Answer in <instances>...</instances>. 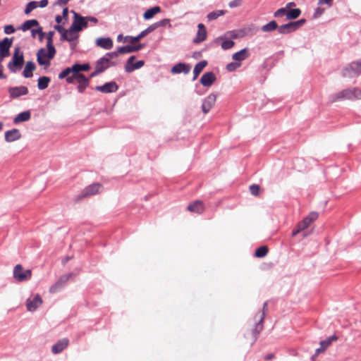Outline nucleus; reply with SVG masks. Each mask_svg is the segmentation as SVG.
<instances>
[{"instance_id": "10", "label": "nucleus", "mask_w": 361, "mask_h": 361, "mask_svg": "<svg viewBox=\"0 0 361 361\" xmlns=\"http://www.w3.org/2000/svg\"><path fill=\"white\" fill-rule=\"evenodd\" d=\"M13 43V38H4L2 41H0V62L5 57L9 56V49Z\"/></svg>"}, {"instance_id": "11", "label": "nucleus", "mask_w": 361, "mask_h": 361, "mask_svg": "<svg viewBox=\"0 0 361 361\" xmlns=\"http://www.w3.org/2000/svg\"><path fill=\"white\" fill-rule=\"evenodd\" d=\"M42 304V299L39 294L29 298L26 300V308L29 312L35 311Z\"/></svg>"}, {"instance_id": "33", "label": "nucleus", "mask_w": 361, "mask_h": 361, "mask_svg": "<svg viewBox=\"0 0 361 361\" xmlns=\"http://www.w3.org/2000/svg\"><path fill=\"white\" fill-rule=\"evenodd\" d=\"M207 65V62L206 61H201L195 66L193 69V80L197 78L200 73L202 71V70Z\"/></svg>"}, {"instance_id": "64", "label": "nucleus", "mask_w": 361, "mask_h": 361, "mask_svg": "<svg viewBox=\"0 0 361 361\" xmlns=\"http://www.w3.org/2000/svg\"><path fill=\"white\" fill-rule=\"evenodd\" d=\"M54 29L60 33H61L66 30L63 29V27L61 25H55Z\"/></svg>"}, {"instance_id": "4", "label": "nucleus", "mask_w": 361, "mask_h": 361, "mask_svg": "<svg viewBox=\"0 0 361 361\" xmlns=\"http://www.w3.org/2000/svg\"><path fill=\"white\" fill-rule=\"evenodd\" d=\"M13 278L18 282L28 281L31 279L30 269H24L21 264H17L13 269Z\"/></svg>"}, {"instance_id": "6", "label": "nucleus", "mask_w": 361, "mask_h": 361, "mask_svg": "<svg viewBox=\"0 0 361 361\" xmlns=\"http://www.w3.org/2000/svg\"><path fill=\"white\" fill-rule=\"evenodd\" d=\"M71 13H73V20L71 24L73 30L80 32L88 26L85 17L80 16L74 11H71Z\"/></svg>"}, {"instance_id": "19", "label": "nucleus", "mask_w": 361, "mask_h": 361, "mask_svg": "<svg viewBox=\"0 0 361 361\" xmlns=\"http://www.w3.org/2000/svg\"><path fill=\"white\" fill-rule=\"evenodd\" d=\"M152 32V27H150V26L147 27L145 30L142 31L140 33H139L138 35L135 37L133 36H126L125 37V42H129L130 43H135L138 41H140L142 38L147 35L149 33Z\"/></svg>"}, {"instance_id": "21", "label": "nucleus", "mask_w": 361, "mask_h": 361, "mask_svg": "<svg viewBox=\"0 0 361 361\" xmlns=\"http://www.w3.org/2000/svg\"><path fill=\"white\" fill-rule=\"evenodd\" d=\"M74 80L78 82V90L79 92L82 93L89 85V78L85 75H78L75 76Z\"/></svg>"}, {"instance_id": "31", "label": "nucleus", "mask_w": 361, "mask_h": 361, "mask_svg": "<svg viewBox=\"0 0 361 361\" xmlns=\"http://www.w3.org/2000/svg\"><path fill=\"white\" fill-rule=\"evenodd\" d=\"M160 11L161 8L159 6H155L147 10L143 14V18L145 20H149L152 18L156 14L160 13Z\"/></svg>"}, {"instance_id": "34", "label": "nucleus", "mask_w": 361, "mask_h": 361, "mask_svg": "<svg viewBox=\"0 0 361 361\" xmlns=\"http://www.w3.org/2000/svg\"><path fill=\"white\" fill-rule=\"evenodd\" d=\"M170 19L164 18L159 21H157L152 25H150V27H152V32L155 30L157 28L159 27L168 26L169 27H171V24L170 23Z\"/></svg>"}, {"instance_id": "1", "label": "nucleus", "mask_w": 361, "mask_h": 361, "mask_svg": "<svg viewBox=\"0 0 361 361\" xmlns=\"http://www.w3.org/2000/svg\"><path fill=\"white\" fill-rule=\"evenodd\" d=\"M361 99V90L357 87L348 88L335 93L330 97L331 102L342 100H359Z\"/></svg>"}, {"instance_id": "57", "label": "nucleus", "mask_w": 361, "mask_h": 361, "mask_svg": "<svg viewBox=\"0 0 361 361\" xmlns=\"http://www.w3.org/2000/svg\"><path fill=\"white\" fill-rule=\"evenodd\" d=\"M293 25L295 27L296 30H298L300 26H302L305 23V19H300L297 21L292 22Z\"/></svg>"}, {"instance_id": "53", "label": "nucleus", "mask_w": 361, "mask_h": 361, "mask_svg": "<svg viewBox=\"0 0 361 361\" xmlns=\"http://www.w3.org/2000/svg\"><path fill=\"white\" fill-rule=\"evenodd\" d=\"M318 217V214L316 212H312L310 213L307 216H306L305 219L310 221V224H311L312 222L315 221Z\"/></svg>"}, {"instance_id": "42", "label": "nucleus", "mask_w": 361, "mask_h": 361, "mask_svg": "<svg viewBox=\"0 0 361 361\" xmlns=\"http://www.w3.org/2000/svg\"><path fill=\"white\" fill-rule=\"evenodd\" d=\"M226 36L231 39H237L244 36V32L241 30H234L226 32Z\"/></svg>"}, {"instance_id": "12", "label": "nucleus", "mask_w": 361, "mask_h": 361, "mask_svg": "<svg viewBox=\"0 0 361 361\" xmlns=\"http://www.w3.org/2000/svg\"><path fill=\"white\" fill-rule=\"evenodd\" d=\"M135 59V56H131L127 61L126 65H125V71L126 73H132L135 70L139 69L142 68L145 62L144 61H138L136 63H133L134 60Z\"/></svg>"}, {"instance_id": "40", "label": "nucleus", "mask_w": 361, "mask_h": 361, "mask_svg": "<svg viewBox=\"0 0 361 361\" xmlns=\"http://www.w3.org/2000/svg\"><path fill=\"white\" fill-rule=\"evenodd\" d=\"M278 25L275 20H271L269 23H267L266 25H263L261 28L262 31L263 32H271L277 29Z\"/></svg>"}, {"instance_id": "35", "label": "nucleus", "mask_w": 361, "mask_h": 361, "mask_svg": "<svg viewBox=\"0 0 361 361\" xmlns=\"http://www.w3.org/2000/svg\"><path fill=\"white\" fill-rule=\"evenodd\" d=\"M54 32L53 31H50L47 33V48L49 49V55H51L54 54V46L53 45V36Z\"/></svg>"}, {"instance_id": "45", "label": "nucleus", "mask_w": 361, "mask_h": 361, "mask_svg": "<svg viewBox=\"0 0 361 361\" xmlns=\"http://www.w3.org/2000/svg\"><path fill=\"white\" fill-rule=\"evenodd\" d=\"M268 249L266 246H261L257 248L255 251V256L257 257H264L267 255Z\"/></svg>"}, {"instance_id": "52", "label": "nucleus", "mask_w": 361, "mask_h": 361, "mask_svg": "<svg viewBox=\"0 0 361 361\" xmlns=\"http://www.w3.org/2000/svg\"><path fill=\"white\" fill-rule=\"evenodd\" d=\"M298 225L299 226V227L300 228V229H302V230H305V228H307L310 224V221L307 220V219H304L302 221H301L300 222H299L298 224Z\"/></svg>"}, {"instance_id": "29", "label": "nucleus", "mask_w": 361, "mask_h": 361, "mask_svg": "<svg viewBox=\"0 0 361 361\" xmlns=\"http://www.w3.org/2000/svg\"><path fill=\"white\" fill-rule=\"evenodd\" d=\"M296 30L292 22L283 24L278 27L280 34L286 35L295 32Z\"/></svg>"}, {"instance_id": "2", "label": "nucleus", "mask_w": 361, "mask_h": 361, "mask_svg": "<svg viewBox=\"0 0 361 361\" xmlns=\"http://www.w3.org/2000/svg\"><path fill=\"white\" fill-rule=\"evenodd\" d=\"M23 63V52L21 51L20 48L19 47H17L14 49L11 61L8 63V68L11 73H16L20 70H21Z\"/></svg>"}, {"instance_id": "44", "label": "nucleus", "mask_w": 361, "mask_h": 361, "mask_svg": "<svg viewBox=\"0 0 361 361\" xmlns=\"http://www.w3.org/2000/svg\"><path fill=\"white\" fill-rule=\"evenodd\" d=\"M66 30H67L68 42L78 40V37H79L78 35L76 34V32L78 31L73 30L72 26H71L69 27V29Z\"/></svg>"}, {"instance_id": "63", "label": "nucleus", "mask_w": 361, "mask_h": 361, "mask_svg": "<svg viewBox=\"0 0 361 361\" xmlns=\"http://www.w3.org/2000/svg\"><path fill=\"white\" fill-rule=\"evenodd\" d=\"M61 39L63 41H68L67 36V30H66L64 32H61Z\"/></svg>"}, {"instance_id": "23", "label": "nucleus", "mask_w": 361, "mask_h": 361, "mask_svg": "<svg viewBox=\"0 0 361 361\" xmlns=\"http://www.w3.org/2000/svg\"><path fill=\"white\" fill-rule=\"evenodd\" d=\"M190 69L191 66L190 65L183 63H178L173 66L171 72L173 74H179L180 73L187 74L190 72Z\"/></svg>"}, {"instance_id": "48", "label": "nucleus", "mask_w": 361, "mask_h": 361, "mask_svg": "<svg viewBox=\"0 0 361 361\" xmlns=\"http://www.w3.org/2000/svg\"><path fill=\"white\" fill-rule=\"evenodd\" d=\"M118 51L119 54H126V53H132L133 52L132 45L120 47L118 48Z\"/></svg>"}, {"instance_id": "36", "label": "nucleus", "mask_w": 361, "mask_h": 361, "mask_svg": "<svg viewBox=\"0 0 361 361\" xmlns=\"http://www.w3.org/2000/svg\"><path fill=\"white\" fill-rule=\"evenodd\" d=\"M50 80V78L47 76H42L39 78L37 82L38 89L41 90L46 89L48 87Z\"/></svg>"}, {"instance_id": "18", "label": "nucleus", "mask_w": 361, "mask_h": 361, "mask_svg": "<svg viewBox=\"0 0 361 361\" xmlns=\"http://www.w3.org/2000/svg\"><path fill=\"white\" fill-rule=\"evenodd\" d=\"M66 78V82L69 84H71L74 82V71L72 69V67H68L63 70L59 74V79Z\"/></svg>"}, {"instance_id": "58", "label": "nucleus", "mask_w": 361, "mask_h": 361, "mask_svg": "<svg viewBox=\"0 0 361 361\" xmlns=\"http://www.w3.org/2000/svg\"><path fill=\"white\" fill-rule=\"evenodd\" d=\"M86 20H87V23L88 24L89 23H91L94 25L97 24V22H98V19L95 17H93V16H87L85 17Z\"/></svg>"}, {"instance_id": "62", "label": "nucleus", "mask_w": 361, "mask_h": 361, "mask_svg": "<svg viewBox=\"0 0 361 361\" xmlns=\"http://www.w3.org/2000/svg\"><path fill=\"white\" fill-rule=\"evenodd\" d=\"M143 47V45H132L133 52L140 50Z\"/></svg>"}, {"instance_id": "15", "label": "nucleus", "mask_w": 361, "mask_h": 361, "mask_svg": "<svg viewBox=\"0 0 361 361\" xmlns=\"http://www.w3.org/2000/svg\"><path fill=\"white\" fill-rule=\"evenodd\" d=\"M216 96L214 94H210L204 100L202 104V110L204 114H207L214 105Z\"/></svg>"}, {"instance_id": "28", "label": "nucleus", "mask_w": 361, "mask_h": 361, "mask_svg": "<svg viewBox=\"0 0 361 361\" xmlns=\"http://www.w3.org/2000/svg\"><path fill=\"white\" fill-rule=\"evenodd\" d=\"M249 56V51L247 48L235 53L232 56V59L236 62L240 63Z\"/></svg>"}, {"instance_id": "17", "label": "nucleus", "mask_w": 361, "mask_h": 361, "mask_svg": "<svg viewBox=\"0 0 361 361\" xmlns=\"http://www.w3.org/2000/svg\"><path fill=\"white\" fill-rule=\"evenodd\" d=\"M69 344V340L66 338L58 341L51 347V353L54 355L61 353Z\"/></svg>"}, {"instance_id": "37", "label": "nucleus", "mask_w": 361, "mask_h": 361, "mask_svg": "<svg viewBox=\"0 0 361 361\" xmlns=\"http://www.w3.org/2000/svg\"><path fill=\"white\" fill-rule=\"evenodd\" d=\"M221 39H222L221 46L224 50L229 49L234 46V42L226 35L224 37H221Z\"/></svg>"}, {"instance_id": "5", "label": "nucleus", "mask_w": 361, "mask_h": 361, "mask_svg": "<svg viewBox=\"0 0 361 361\" xmlns=\"http://www.w3.org/2000/svg\"><path fill=\"white\" fill-rule=\"evenodd\" d=\"M49 49L42 48L38 50L37 53V63L41 66H44L46 68L49 66L51 60L56 54V49H54V54L49 55Z\"/></svg>"}, {"instance_id": "20", "label": "nucleus", "mask_w": 361, "mask_h": 361, "mask_svg": "<svg viewBox=\"0 0 361 361\" xmlns=\"http://www.w3.org/2000/svg\"><path fill=\"white\" fill-rule=\"evenodd\" d=\"M216 80V76L213 72H207L200 78L201 84L204 87H210Z\"/></svg>"}, {"instance_id": "46", "label": "nucleus", "mask_w": 361, "mask_h": 361, "mask_svg": "<svg viewBox=\"0 0 361 361\" xmlns=\"http://www.w3.org/2000/svg\"><path fill=\"white\" fill-rule=\"evenodd\" d=\"M37 7H38V1H30L29 2L25 9V13L29 14L32 11L35 9Z\"/></svg>"}, {"instance_id": "51", "label": "nucleus", "mask_w": 361, "mask_h": 361, "mask_svg": "<svg viewBox=\"0 0 361 361\" xmlns=\"http://www.w3.org/2000/svg\"><path fill=\"white\" fill-rule=\"evenodd\" d=\"M31 33H32V36L33 37H35L36 35L38 34L39 36V39L42 40L44 35V33L42 32V27H38L37 29H32L31 30Z\"/></svg>"}, {"instance_id": "41", "label": "nucleus", "mask_w": 361, "mask_h": 361, "mask_svg": "<svg viewBox=\"0 0 361 361\" xmlns=\"http://www.w3.org/2000/svg\"><path fill=\"white\" fill-rule=\"evenodd\" d=\"M39 23L37 20L32 19V20H28L23 23V24L21 25V30L23 31H26L30 30L32 27L34 26H38Z\"/></svg>"}, {"instance_id": "22", "label": "nucleus", "mask_w": 361, "mask_h": 361, "mask_svg": "<svg viewBox=\"0 0 361 361\" xmlns=\"http://www.w3.org/2000/svg\"><path fill=\"white\" fill-rule=\"evenodd\" d=\"M198 30L196 37L193 39L195 44L200 43L204 41L207 38V31L204 25L202 23H200L197 25Z\"/></svg>"}, {"instance_id": "55", "label": "nucleus", "mask_w": 361, "mask_h": 361, "mask_svg": "<svg viewBox=\"0 0 361 361\" xmlns=\"http://www.w3.org/2000/svg\"><path fill=\"white\" fill-rule=\"evenodd\" d=\"M242 0H233L229 2L228 6L230 8L238 7L242 4Z\"/></svg>"}, {"instance_id": "59", "label": "nucleus", "mask_w": 361, "mask_h": 361, "mask_svg": "<svg viewBox=\"0 0 361 361\" xmlns=\"http://www.w3.org/2000/svg\"><path fill=\"white\" fill-rule=\"evenodd\" d=\"M334 0H319L318 4L320 5L326 4L329 7L332 5Z\"/></svg>"}, {"instance_id": "61", "label": "nucleus", "mask_w": 361, "mask_h": 361, "mask_svg": "<svg viewBox=\"0 0 361 361\" xmlns=\"http://www.w3.org/2000/svg\"><path fill=\"white\" fill-rule=\"evenodd\" d=\"M48 4V1L47 0H41L40 1L38 2V6L41 7V8H44L47 6Z\"/></svg>"}, {"instance_id": "16", "label": "nucleus", "mask_w": 361, "mask_h": 361, "mask_svg": "<svg viewBox=\"0 0 361 361\" xmlns=\"http://www.w3.org/2000/svg\"><path fill=\"white\" fill-rule=\"evenodd\" d=\"M118 86L115 82H106L103 85L97 86L95 90L103 93H112L118 90Z\"/></svg>"}, {"instance_id": "30", "label": "nucleus", "mask_w": 361, "mask_h": 361, "mask_svg": "<svg viewBox=\"0 0 361 361\" xmlns=\"http://www.w3.org/2000/svg\"><path fill=\"white\" fill-rule=\"evenodd\" d=\"M30 116L31 114L30 111L21 112L14 118L13 123L16 124L20 122L27 121L28 120H30Z\"/></svg>"}, {"instance_id": "49", "label": "nucleus", "mask_w": 361, "mask_h": 361, "mask_svg": "<svg viewBox=\"0 0 361 361\" xmlns=\"http://www.w3.org/2000/svg\"><path fill=\"white\" fill-rule=\"evenodd\" d=\"M284 16H287V9L285 7L278 9L274 13L275 18H281Z\"/></svg>"}, {"instance_id": "24", "label": "nucleus", "mask_w": 361, "mask_h": 361, "mask_svg": "<svg viewBox=\"0 0 361 361\" xmlns=\"http://www.w3.org/2000/svg\"><path fill=\"white\" fill-rule=\"evenodd\" d=\"M96 45L109 50L113 47V41L110 37H99L96 39Z\"/></svg>"}, {"instance_id": "43", "label": "nucleus", "mask_w": 361, "mask_h": 361, "mask_svg": "<svg viewBox=\"0 0 361 361\" xmlns=\"http://www.w3.org/2000/svg\"><path fill=\"white\" fill-rule=\"evenodd\" d=\"M336 340H337V337L336 336H331L327 338L326 339L322 341L319 343V345L322 348H323L324 350H326L331 344V343L334 341H336Z\"/></svg>"}, {"instance_id": "60", "label": "nucleus", "mask_w": 361, "mask_h": 361, "mask_svg": "<svg viewBox=\"0 0 361 361\" xmlns=\"http://www.w3.org/2000/svg\"><path fill=\"white\" fill-rule=\"evenodd\" d=\"M324 12V9L323 8H316L315 10V12H314V17H319Z\"/></svg>"}, {"instance_id": "27", "label": "nucleus", "mask_w": 361, "mask_h": 361, "mask_svg": "<svg viewBox=\"0 0 361 361\" xmlns=\"http://www.w3.org/2000/svg\"><path fill=\"white\" fill-rule=\"evenodd\" d=\"M36 66L32 61H29L26 63L24 70L23 71V75L25 78H32L33 74L32 72L35 70Z\"/></svg>"}, {"instance_id": "47", "label": "nucleus", "mask_w": 361, "mask_h": 361, "mask_svg": "<svg viewBox=\"0 0 361 361\" xmlns=\"http://www.w3.org/2000/svg\"><path fill=\"white\" fill-rule=\"evenodd\" d=\"M118 51L106 53L104 56L108 59L109 62H114L113 59H116L118 56Z\"/></svg>"}, {"instance_id": "39", "label": "nucleus", "mask_w": 361, "mask_h": 361, "mask_svg": "<svg viewBox=\"0 0 361 361\" xmlns=\"http://www.w3.org/2000/svg\"><path fill=\"white\" fill-rule=\"evenodd\" d=\"M226 11L224 10H217L212 12H210L207 14V18L209 21H212L217 19L219 17L224 16L226 13Z\"/></svg>"}, {"instance_id": "14", "label": "nucleus", "mask_w": 361, "mask_h": 361, "mask_svg": "<svg viewBox=\"0 0 361 361\" xmlns=\"http://www.w3.org/2000/svg\"><path fill=\"white\" fill-rule=\"evenodd\" d=\"M102 186L99 183H94L92 184L87 187H86L81 194L78 196V199H80L82 197L94 195L97 193H98L101 189Z\"/></svg>"}, {"instance_id": "13", "label": "nucleus", "mask_w": 361, "mask_h": 361, "mask_svg": "<svg viewBox=\"0 0 361 361\" xmlns=\"http://www.w3.org/2000/svg\"><path fill=\"white\" fill-rule=\"evenodd\" d=\"M117 65V62H109L104 56H102L96 61L95 68L101 73L105 71L107 68Z\"/></svg>"}, {"instance_id": "54", "label": "nucleus", "mask_w": 361, "mask_h": 361, "mask_svg": "<svg viewBox=\"0 0 361 361\" xmlns=\"http://www.w3.org/2000/svg\"><path fill=\"white\" fill-rule=\"evenodd\" d=\"M259 188L257 185H252L250 186V191L252 195H257L259 193Z\"/></svg>"}, {"instance_id": "25", "label": "nucleus", "mask_w": 361, "mask_h": 361, "mask_svg": "<svg viewBox=\"0 0 361 361\" xmlns=\"http://www.w3.org/2000/svg\"><path fill=\"white\" fill-rule=\"evenodd\" d=\"M187 209H188V210H189L191 212L201 214L204 210V206L202 201L196 200V201L189 204Z\"/></svg>"}, {"instance_id": "56", "label": "nucleus", "mask_w": 361, "mask_h": 361, "mask_svg": "<svg viewBox=\"0 0 361 361\" xmlns=\"http://www.w3.org/2000/svg\"><path fill=\"white\" fill-rule=\"evenodd\" d=\"M15 32V28L11 25H8L4 27V32L6 35L12 34Z\"/></svg>"}, {"instance_id": "8", "label": "nucleus", "mask_w": 361, "mask_h": 361, "mask_svg": "<svg viewBox=\"0 0 361 361\" xmlns=\"http://www.w3.org/2000/svg\"><path fill=\"white\" fill-rule=\"evenodd\" d=\"M73 276V274L70 273L68 274L62 275L58 281L49 288L51 293H56L61 290L67 283L69 279Z\"/></svg>"}, {"instance_id": "3", "label": "nucleus", "mask_w": 361, "mask_h": 361, "mask_svg": "<svg viewBox=\"0 0 361 361\" xmlns=\"http://www.w3.org/2000/svg\"><path fill=\"white\" fill-rule=\"evenodd\" d=\"M361 73V61H357L346 66L342 71L344 78H354Z\"/></svg>"}, {"instance_id": "32", "label": "nucleus", "mask_w": 361, "mask_h": 361, "mask_svg": "<svg viewBox=\"0 0 361 361\" xmlns=\"http://www.w3.org/2000/svg\"><path fill=\"white\" fill-rule=\"evenodd\" d=\"M90 66L88 63H84V64H79V63H75L72 66V69L74 71V77L77 76L78 75H82V73H80V71H87L90 70Z\"/></svg>"}, {"instance_id": "26", "label": "nucleus", "mask_w": 361, "mask_h": 361, "mask_svg": "<svg viewBox=\"0 0 361 361\" xmlns=\"http://www.w3.org/2000/svg\"><path fill=\"white\" fill-rule=\"evenodd\" d=\"M21 135L18 129L13 128L5 133V140L8 142H14L20 138Z\"/></svg>"}, {"instance_id": "38", "label": "nucleus", "mask_w": 361, "mask_h": 361, "mask_svg": "<svg viewBox=\"0 0 361 361\" xmlns=\"http://www.w3.org/2000/svg\"><path fill=\"white\" fill-rule=\"evenodd\" d=\"M301 11L300 8H293L287 10L286 20L296 19L300 16Z\"/></svg>"}, {"instance_id": "7", "label": "nucleus", "mask_w": 361, "mask_h": 361, "mask_svg": "<svg viewBox=\"0 0 361 361\" xmlns=\"http://www.w3.org/2000/svg\"><path fill=\"white\" fill-rule=\"evenodd\" d=\"M265 311H267V302H265L263 305V311L261 313H257L255 315V319L259 317V320L255 324V326L253 329V336L255 337V341L257 339V335L262 331L263 329V322L265 317Z\"/></svg>"}, {"instance_id": "50", "label": "nucleus", "mask_w": 361, "mask_h": 361, "mask_svg": "<svg viewBox=\"0 0 361 361\" xmlns=\"http://www.w3.org/2000/svg\"><path fill=\"white\" fill-rule=\"evenodd\" d=\"M241 66L240 63L238 62H231L227 64L226 69L229 72L234 71L235 69L239 68Z\"/></svg>"}, {"instance_id": "9", "label": "nucleus", "mask_w": 361, "mask_h": 361, "mask_svg": "<svg viewBox=\"0 0 361 361\" xmlns=\"http://www.w3.org/2000/svg\"><path fill=\"white\" fill-rule=\"evenodd\" d=\"M9 97L11 99H17L21 96L27 95L29 92L28 88L25 86L20 85L16 87H10L8 88Z\"/></svg>"}]
</instances>
